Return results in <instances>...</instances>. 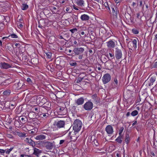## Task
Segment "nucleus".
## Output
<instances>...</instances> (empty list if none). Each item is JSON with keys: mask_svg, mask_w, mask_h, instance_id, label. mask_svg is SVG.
Segmentation results:
<instances>
[{"mask_svg": "<svg viewBox=\"0 0 157 157\" xmlns=\"http://www.w3.org/2000/svg\"><path fill=\"white\" fill-rule=\"evenodd\" d=\"M84 49L82 47L76 48H75L73 52L75 55H78L83 52Z\"/></svg>", "mask_w": 157, "mask_h": 157, "instance_id": "0eeeda50", "label": "nucleus"}, {"mask_svg": "<svg viewBox=\"0 0 157 157\" xmlns=\"http://www.w3.org/2000/svg\"><path fill=\"white\" fill-rule=\"evenodd\" d=\"M80 19L82 21H87L89 19L90 17L86 14H83L81 16Z\"/></svg>", "mask_w": 157, "mask_h": 157, "instance_id": "a211bd4d", "label": "nucleus"}, {"mask_svg": "<svg viewBox=\"0 0 157 157\" xmlns=\"http://www.w3.org/2000/svg\"><path fill=\"white\" fill-rule=\"evenodd\" d=\"M93 142H94L93 144H94V145L95 146H98V145H99V144H98L97 140H96V139L94 140Z\"/></svg>", "mask_w": 157, "mask_h": 157, "instance_id": "c9c22d12", "label": "nucleus"}, {"mask_svg": "<svg viewBox=\"0 0 157 157\" xmlns=\"http://www.w3.org/2000/svg\"><path fill=\"white\" fill-rule=\"evenodd\" d=\"M78 59H82L83 57L82 55H81L80 54L79 55Z\"/></svg>", "mask_w": 157, "mask_h": 157, "instance_id": "a18cd8bd", "label": "nucleus"}, {"mask_svg": "<svg viewBox=\"0 0 157 157\" xmlns=\"http://www.w3.org/2000/svg\"><path fill=\"white\" fill-rule=\"evenodd\" d=\"M137 41L136 39H134L132 42H129L128 44V47L129 49L135 50L137 47Z\"/></svg>", "mask_w": 157, "mask_h": 157, "instance_id": "f03ea898", "label": "nucleus"}, {"mask_svg": "<svg viewBox=\"0 0 157 157\" xmlns=\"http://www.w3.org/2000/svg\"><path fill=\"white\" fill-rule=\"evenodd\" d=\"M33 109L35 111H37L38 110V109L37 108H33Z\"/></svg>", "mask_w": 157, "mask_h": 157, "instance_id": "680f3d73", "label": "nucleus"}, {"mask_svg": "<svg viewBox=\"0 0 157 157\" xmlns=\"http://www.w3.org/2000/svg\"><path fill=\"white\" fill-rule=\"evenodd\" d=\"M13 149V147H12L11 148H10V149H7V150H5V152L6 153V154H9L10 153L11 151Z\"/></svg>", "mask_w": 157, "mask_h": 157, "instance_id": "473e14b6", "label": "nucleus"}, {"mask_svg": "<svg viewBox=\"0 0 157 157\" xmlns=\"http://www.w3.org/2000/svg\"><path fill=\"white\" fill-rule=\"evenodd\" d=\"M156 79V76H152L150 79V82L151 83H153L155 82Z\"/></svg>", "mask_w": 157, "mask_h": 157, "instance_id": "2f4dec72", "label": "nucleus"}, {"mask_svg": "<svg viewBox=\"0 0 157 157\" xmlns=\"http://www.w3.org/2000/svg\"><path fill=\"white\" fill-rule=\"evenodd\" d=\"M153 67L154 68L157 67V62H156L154 65Z\"/></svg>", "mask_w": 157, "mask_h": 157, "instance_id": "8fccbe9b", "label": "nucleus"}, {"mask_svg": "<svg viewBox=\"0 0 157 157\" xmlns=\"http://www.w3.org/2000/svg\"><path fill=\"white\" fill-rule=\"evenodd\" d=\"M73 8L75 10H78V9L75 6H73Z\"/></svg>", "mask_w": 157, "mask_h": 157, "instance_id": "5fc2aeb1", "label": "nucleus"}, {"mask_svg": "<svg viewBox=\"0 0 157 157\" xmlns=\"http://www.w3.org/2000/svg\"><path fill=\"white\" fill-rule=\"evenodd\" d=\"M45 147L47 150H51L53 148V144L50 142L47 141L45 143Z\"/></svg>", "mask_w": 157, "mask_h": 157, "instance_id": "2eb2a0df", "label": "nucleus"}, {"mask_svg": "<svg viewBox=\"0 0 157 157\" xmlns=\"http://www.w3.org/2000/svg\"><path fill=\"white\" fill-rule=\"evenodd\" d=\"M122 56V53L121 50L117 47L116 48L115 52V56L117 59H121Z\"/></svg>", "mask_w": 157, "mask_h": 157, "instance_id": "39448f33", "label": "nucleus"}, {"mask_svg": "<svg viewBox=\"0 0 157 157\" xmlns=\"http://www.w3.org/2000/svg\"><path fill=\"white\" fill-rule=\"evenodd\" d=\"M106 43L107 46L109 48H113L115 47V42L112 40L109 41Z\"/></svg>", "mask_w": 157, "mask_h": 157, "instance_id": "4468645a", "label": "nucleus"}, {"mask_svg": "<svg viewBox=\"0 0 157 157\" xmlns=\"http://www.w3.org/2000/svg\"><path fill=\"white\" fill-rule=\"evenodd\" d=\"M19 123V121L17 120H15L14 121V124L16 125V124Z\"/></svg>", "mask_w": 157, "mask_h": 157, "instance_id": "603ef678", "label": "nucleus"}, {"mask_svg": "<svg viewBox=\"0 0 157 157\" xmlns=\"http://www.w3.org/2000/svg\"><path fill=\"white\" fill-rule=\"evenodd\" d=\"M138 113V112L136 110L133 111L131 113V115L132 116H135L137 115Z\"/></svg>", "mask_w": 157, "mask_h": 157, "instance_id": "bb28decb", "label": "nucleus"}, {"mask_svg": "<svg viewBox=\"0 0 157 157\" xmlns=\"http://www.w3.org/2000/svg\"><path fill=\"white\" fill-rule=\"evenodd\" d=\"M118 86V82L117 78H114L111 83V88L114 89L117 88Z\"/></svg>", "mask_w": 157, "mask_h": 157, "instance_id": "9d476101", "label": "nucleus"}, {"mask_svg": "<svg viewBox=\"0 0 157 157\" xmlns=\"http://www.w3.org/2000/svg\"><path fill=\"white\" fill-rule=\"evenodd\" d=\"M116 156L117 157H120V155L118 153L117 154Z\"/></svg>", "mask_w": 157, "mask_h": 157, "instance_id": "774afa93", "label": "nucleus"}, {"mask_svg": "<svg viewBox=\"0 0 157 157\" xmlns=\"http://www.w3.org/2000/svg\"><path fill=\"white\" fill-rule=\"evenodd\" d=\"M130 115V113L129 112H128L126 114L127 117H128Z\"/></svg>", "mask_w": 157, "mask_h": 157, "instance_id": "6e6d98bb", "label": "nucleus"}, {"mask_svg": "<svg viewBox=\"0 0 157 157\" xmlns=\"http://www.w3.org/2000/svg\"><path fill=\"white\" fill-rule=\"evenodd\" d=\"M105 130L109 135H111L113 132V129L112 126L111 125H108L105 128Z\"/></svg>", "mask_w": 157, "mask_h": 157, "instance_id": "6e6552de", "label": "nucleus"}, {"mask_svg": "<svg viewBox=\"0 0 157 157\" xmlns=\"http://www.w3.org/2000/svg\"><path fill=\"white\" fill-rule=\"evenodd\" d=\"M45 53L48 58L50 59L51 58L52 53L51 52H45Z\"/></svg>", "mask_w": 157, "mask_h": 157, "instance_id": "7c9ffc66", "label": "nucleus"}, {"mask_svg": "<svg viewBox=\"0 0 157 157\" xmlns=\"http://www.w3.org/2000/svg\"><path fill=\"white\" fill-rule=\"evenodd\" d=\"M124 130V128L123 127H121L120 128V129L119 131V136L122 135L121 133Z\"/></svg>", "mask_w": 157, "mask_h": 157, "instance_id": "f704fd0d", "label": "nucleus"}, {"mask_svg": "<svg viewBox=\"0 0 157 157\" xmlns=\"http://www.w3.org/2000/svg\"><path fill=\"white\" fill-rule=\"evenodd\" d=\"M41 152V151L40 150L36 148H34V152L33 154L37 156H38L39 154Z\"/></svg>", "mask_w": 157, "mask_h": 157, "instance_id": "6ab92c4d", "label": "nucleus"}, {"mask_svg": "<svg viewBox=\"0 0 157 157\" xmlns=\"http://www.w3.org/2000/svg\"><path fill=\"white\" fill-rule=\"evenodd\" d=\"M46 136L43 134H40L36 136L34 138L36 140H42L46 139Z\"/></svg>", "mask_w": 157, "mask_h": 157, "instance_id": "f8f14e48", "label": "nucleus"}, {"mask_svg": "<svg viewBox=\"0 0 157 157\" xmlns=\"http://www.w3.org/2000/svg\"><path fill=\"white\" fill-rule=\"evenodd\" d=\"M5 152V150L0 149V154H4Z\"/></svg>", "mask_w": 157, "mask_h": 157, "instance_id": "37998d69", "label": "nucleus"}, {"mask_svg": "<svg viewBox=\"0 0 157 157\" xmlns=\"http://www.w3.org/2000/svg\"><path fill=\"white\" fill-rule=\"evenodd\" d=\"M83 78H82L81 77L78 78L77 81V83H79L81 82L83 79Z\"/></svg>", "mask_w": 157, "mask_h": 157, "instance_id": "ea45409f", "label": "nucleus"}, {"mask_svg": "<svg viewBox=\"0 0 157 157\" xmlns=\"http://www.w3.org/2000/svg\"><path fill=\"white\" fill-rule=\"evenodd\" d=\"M10 67V65L5 62L0 63V68L2 69H7Z\"/></svg>", "mask_w": 157, "mask_h": 157, "instance_id": "1a4fd4ad", "label": "nucleus"}, {"mask_svg": "<svg viewBox=\"0 0 157 157\" xmlns=\"http://www.w3.org/2000/svg\"><path fill=\"white\" fill-rule=\"evenodd\" d=\"M93 107V103L90 101L86 102L83 105V108L87 111H90L91 110Z\"/></svg>", "mask_w": 157, "mask_h": 157, "instance_id": "7ed1b4c3", "label": "nucleus"}, {"mask_svg": "<svg viewBox=\"0 0 157 157\" xmlns=\"http://www.w3.org/2000/svg\"><path fill=\"white\" fill-rule=\"evenodd\" d=\"M112 10L113 15V16L117 17V8L115 6H112L111 7Z\"/></svg>", "mask_w": 157, "mask_h": 157, "instance_id": "dca6fc26", "label": "nucleus"}, {"mask_svg": "<svg viewBox=\"0 0 157 157\" xmlns=\"http://www.w3.org/2000/svg\"><path fill=\"white\" fill-rule=\"evenodd\" d=\"M28 143H29L30 145L33 146L35 145V143L34 141L32 140L31 139H30L29 140Z\"/></svg>", "mask_w": 157, "mask_h": 157, "instance_id": "c85d7f7f", "label": "nucleus"}, {"mask_svg": "<svg viewBox=\"0 0 157 157\" xmlns=\"http://www.w3.org/2000/svg\"><path fill=\"white\" fill-rule=\"evenodd\" d=\"M111 79V76L108 73L105 74L102 78V80L103 83L105 84L109 82Z\"/></svg>", "mask_w": 157, "mask_h": 157, "instance_id": "20e7f679", "label": "nucleus"}, {"mask_svg": "<svg viewBox=\"0 0 157 157\" xmlns=\"http://www.w3.org/2000/svg\"><path fill=\"white\" fill-rule=\"evenodd\" d=\"M84 99L83 98L81 97L75 101V103L77 105H82L84 102Z\"/></svg>", "mask_w": 157, "mask_h": 157, "instance_id": "9b49d317", "label": "nucleus"}, {"mask_svg": "<svg viewBox=\"0 0 157 157\" xmlns=\"http://www.w3.org/2000/svg\"><path fill=\"white\" fill-rule=\"evenodd\" d=\"M11 36L12 38H17V36L14 34H11L9 36Z\"/></svg>", "mask_w": 157, "mask_h": 157, "instance_id": "4c0bfd02", "label": "nucleus"}, {"mask_svg": "<svg viewBox=\"0 0 157 157\" xmlns=\"http://www.w3.org/2000/svg\"><path fill=\"white\" fill-rule=\"evenodd\" d=\"M130 140L129 136L128 134H127L126 136L125 141V143L128 144L129 143Z\"/></svg>", "mask_w": 157, "mask_h": 157, "instance_id": "393cba45", "label": "nucleus"}, {"mask_svg": "<svg viewBox=\"0 0 157 157\" xmlns=\"http://www.w3.org/2000/svg\"><path fill=\"white\" fill-rule=\"evenodd\" d=\"M104 5L106 8L107 10H109L110 11V9L107 2H105L104 4Z\"/></svg>", "mask_w": 157, "mask_h": 157, "instance_id": "c756f323", "label": "nucleus"}, {"mask_svg": "<svg viewBox=\"0 0 157 157\" xmlns=\"http://www.w3.org/2000/svg\"><path fill=\"white\" fill-rule=\"evenodd\" d=\"M136 5V3L134 2H133L132 3V5L133 6H135V5Z\"/></svg>", "mask_w": 157, "mask_h": 157, "instance_id": "e2e57ef3", "label": "nucleus"}, {"mask_svg": "<svg viewBox=\"0 0 157 157\" xmlns=\"http://www.w3.org/2000/svg\"><path fill=\"white\" fill-rule=\"evenodd\" d=\"M123 136L121 135L117 138L115 140L119 144H121L122 142V139Z\"/></svg>", "mask_w": 157, "mask_h": 157, "instance_id": "4be33fe9", "label": "nucleus"}, {"mask_svg": "<svg viewBox=\"0 0 157 157\" xmlns=\"http://www.w3.org/2000/svg\"><path fill=\"white\" fill-rule=\"evenodd\" d=\"M17 135L19 137L21 138H23L26 137V134L25 133H22L21 132H17Z\"/></svg>", "mask_w": 157, "mask_h": 157, "instance_id": "5701e85b", "label": "nucleus"}, {"mask_svg": "<svg viewBox=\"0 0 157 157\" xmlns=\"http://www.w3.org/2000/svg\"><path fill=\"white\" fill-rule=\"evenodd\" d=\"M27 82L30 85H32L33 84V81L29 78H28L26 80Z\"/></svg>", "mask_w": 157, "mask_h": 157, "instance_id": "cd10ccee", "label": "nucleus"}, {"mask_svg": "<svg viewBox=\"0 0 157 157\" xmlns=\"http://www.w3.org/2000/svg\"><path fill=\"white\" fill-rule=\"evenodd\" d=\"M140 6L141 7H143L144 6H143V1H140Z\"/></svg>", "mask_w": 157, "mask_h": 157, "instance_id": "de8ad7c7", "label": "nucleus"}, {"mask_svg": "<svg viewBox=\"0 0 157 157\" xmlns=\"http://www.w3.org/2000/svg\"><path fill=\"white\" fill-rule=\"evenodd\" d=\"M64 141H65V140H61L60 141L59 144H62L64 142Z\"/></svg>", "mask_w": 157, "mask_h": 157, "instance_id": "49530a36", "label": "nucleus"}, {"mask_svg": "<svg viewBox=\"0 0 157 157\" xmlns=\"http://www.w3.org/2000/svg\"><path fill=\"white\" fill-rule=\"evenodd\" d=\"M7 136L10 138H12V136L11 135L9 134H7Z\"/></svg>", "mask_w": 157, "mask_h": 157, "instance_id": "864d4df0", "label": "nucleus"}, {"mask_svg": "<svg viewBox=\"0 0 157 157\" xmlns=\"http://www.w3.org/2000/svg\"><path fill=\"white\" fill-rule=\"evenodd\" d=\"M92 98L94 102H97L98 100V98L97 97V95L96 94H94L92 96Z\"/></svg>", "mask_w": 157, "mask_h": 157, "instance_id": "b1692460", "label": "nucleus"}, {"mask_svg": "<svg viewBox=\"0 0 157 157\" xmlns=\"http://www.w3.org/2000/svg\"><path fill=\"white\" fill-rule=\"evenodd\" d=\"M109 55L110 56L111 58L112 59H113L115 58V57L114 54L112 53H109Z\"/></svg>", "mask_w": 157, "mask_h": 157, "instance_id": "58836bf2", "label": "nucleus"}, {"mask_svg": "<svg viewBox=\"0 0 157 157\" xmlns=\"http://www.w3.org/2000/svg\"><path fill=\"white\" fill-rule=\"evenodd\" d=\"M49 116L48 114L43 113V117H48Z\"/></svg>", "mask_w": 157, "mask_h": 157, "instance_id": "09e8293b", "label": "nucleus"}, {"mask_svg": "<svg viewBox=\"0 0 157 157\" xmlns=\"http://www.w3.org/2000/svg\"><path fill=\"white\" fill-rule=\"evenodd\" d=\"M157 39V34H156L155 36V39L156 40Z\"/></svg>", "mask_w": 157, "mask_h": 157, "instance_id": "69168bd1", "label": "nucleus"}, {"mask_svg": "<svg viewBox=\"0 0 157 157\" xmlns=\"http://www.w3.org/2000/svg\"><path fill=\"white\" fill-rule=\"evenodd\" d=\"M76 2L77 4L80 6H84L83 0H77Z\"/></svg>", "mask_w": 157, "mask_h": 157, "instance_id": "aec40b11", "label": "nucleus"}, {"mask_svg": "<svg viewBox=\"0 0 157 157\" xmlns=\"http://www.w3.org/2000/svg\"><path fill=\"white\" fill-rule=\"evenodd\" d=\"M28 6L26 4H23L21 7V9L23 10H25L28 8Z\"/></svg>", "mask_w": 157, "mask_h": 157, "instance_id": "a878e982", "label": "nucleus"}, {"mask_svg": "<svg viewBox=\"0 0 157 157\" xmlns=\"http://www.w3.org/2000/svg\"><path fill=\"white\" fill-rule=\"evenodd\" d=\"M11 92V90L9 89L6 90L3 92V94L5 96L9 95Z\"/></svg>", "mask_w": 157, "mask_h": 157, "instance_id": "412c9836", "label": "nucleus"}, {"mask_svg": "<svg viewBox=\"0 0 157 157\" xmlns=\"http://www.w3.org/2000/svg\"><path fill=\"white\" fill-rule=\"evenodd\" d=\"M139 16H140V14H139V13H137V18H139Z\"/></svg>", "mask_w": 157, "mask_h": 157, "instance_id": "0e129e2a", "label": "nucleus"}, {"mask_svg": "<svg viewBox=\"0 0 157 157\" xmlns=\"http://www.w3.org/2000/svg\"><path fill=\"white\" fill-rule=\"evenodd\" d=\"M18 120L22 124H25L28 120L27 118L25 116H20L18 118Z\"/></svg>", "mask_w": 157, "mask_h": 157, "instance_id": "ddd939ff", "label": "nucleus"}, {"mask_svg": "<svg viewBox=\"0 0 157 157\" xmlns=\"http://www.w3.org/2000/svg\"><path fill=\"white\" fill-rule=\"evenodd\" d=\"M82 124L81 121L78 120H75L72 125L73 130L75 132L78 133L81 130Z\"/></svg>", "mask_w": 157, "mask_h": 157, "instance_id": "f257e3e1", "label": "nucleus"}, {"mask_svg": "<svg viewBox=\"0 0 157 157\" xmlns=\"http://www.w3.org/2000/svg\"><path fill=\"white\" fill-rule=\"evenodd\" d=\"M15 103H14V104H10V107H12V109H13L14 108L15 106Z\"/></svg>", "mask_w": 157, "mask_h": 157, "instance_id": "79ce46f5", "label": "nucleus"}, {"mask_svg": "<svg viewBox=\"0 0 157 157\" xmlns=\"http://www.w3.org/2000/svg\"><path fill=\"white\" fill-rule=\"evenodd\" d=\"M63 110L64 108L63 107H61L59 109V110L60 111H63Z\"/></svg>", "mask_w": 157, "mask_h": 157, "instance_id": "bf43d9fd", "label": "nucleus"}, {"mask_svg": "<svg viewBox=\"0 0 157 157\" xmlns=\"http://www.w3.org/2000/svg\"><path fill=\"white\" fill-rule=\"evenodd\" d=\"M74 133V134H73V136H70V138L72 141L74 142L77 140L79 136L78 134H77L78 133H75V132Z\"/></svg>", "mask_w": 157, "mask_h": 157, "instance_id": "f3484780", "label": "nucleus"}, {"mask_svg": "<svg viewBox=\"0 0 157 157\" xmlns=\"http://www.w3.org/2000/svg\"><path fill=\"white\" fill-rule=\"evenodd\" d=\"M116 3H118L120 2V0H114Z\"/></svg>", "mask_w": 157, "mask_h": 157, "instance_id": "052dcab7", "label": "nucleus"}, {"mask_svg": "<svg viewBox=\"0 0 157 157\" xmlns=\"http://www.w3.org/2000/svg\"><path fill=\"white\" fill-rule=\"evenodd\" d=\"M132 33L135 34H137L139 33V31L137 29H132Z\"/></svg>", "mask_w": 157, "mask_h": 157, "instance_id": "72a5a7b5", "label": "nucleus"}, {"mask_svg": "<svg viewBox=\"0 0 157 157\" xmlns=\"http://www.w3.org/2000/svg\"><path fill=\"white\" fill-rule=\"evenodd\" d=\"M30 139L28 138H26L25 139V142L28 143V141Z\"/></svg>", "mask_w": 157, "mask_h": 157, "instance_id": "3c124183", "label": "nucleus"}, {"mask_svg": "<svg viewBox=\"0 0 157 157\" xmlns=\"http://www.w3.org/2000/svg\"><path fill=\"white\" fill-rule=\"evenodd\" d=\"M25 155L24 154H21V157H24Z\"/></svg>", "mask_w": 157, "mask_h": 157, "instance_id": "338daca9", "label": "nucleus"}, {"mask_svg": "<svg viewBox=\"0 0 157 157\" xmlns=\"http://www.w3.org/2000/svg\"><path fill=\"white\" fill-rule=\"evenodd\" d=\"M70 31H71L72 33H74L75 32L77 31V29L75 28L72 29H70Z\"/></svg>", "mask_w": 157, "mask_h": 157, "instance_id": "e433bc0d", "label": "nucleus"}, {"mask_svg": "<svg viewBox=\"0 0 157 157\" xmlns=\"http://www.w3.org/2000/svg\"><path fill=\"white\" fill-rule=\"evenodd\" d=\"M17 84V85H18V86H19V87L21 86V87H22V86H25V85L24 83H23L22 84H21V83L20 82H18Z\"/></svg>", "mask_w": 157, "mask_h": 157, "instance_id": "a19ab883", "label": "nucleus"}, {"mask_svg": "<svg viewBox=\"0 0 157 157\" xmlns=\"http://www.w3.org/2000/svg\"><path fill=\"white\" fill-rule=\"evenodd\" d=\"M70 64L72 66H75L76 65L77 63L76 62H74V63H70Z\"/></svg>", "mask_w": 157, "mask_h": 157, "instance_id": "c03bdc74", "label": "nucleus"}, {"mask_svg": "<svg viewBox=\"0 0 157 157\" xmlns=\"http://www.w3.org/2000/svg\"><path fill=\"white\" fill-rule=\"evenodd\" d=\"M137 124V121H135L132 124V125L134 126V125H135L136 124Z\"/></svg>", "mask_w": 157, "mask_h": 157, "instance_id": "4d7b16f0", "label": "nucleus"}, {"mask_svg": "<svg viewBox=\"0 0 157 157\" xmlns=\"http://www.w3.org/2000/svg\"><path fill=\"white\" fill-rule=\"evenodd\" d=\"M57 128H60L64 127L65 125V122L64 121H59L56 122L53 124Z\"/></svg>", "mask_w": 157, "mask_h": 157, "instance_id": "423d86ee", "label": "nucleus"}, {"mask_svg": "<svg viewBox=\"0 0 157 157\" xmlns=\"http://www.w3.org/2000/svg\"><path fill=\"white\" fill-rule=\"evenodd\" d=\"M15 46H16V47H17L18 46H20V44H19V43H16L15 44Z\"/></svg>", "mask_w": 157, "mask_h": 157, "instance_id": "13d9d810", "label": "nucleus"}]
</instances>
